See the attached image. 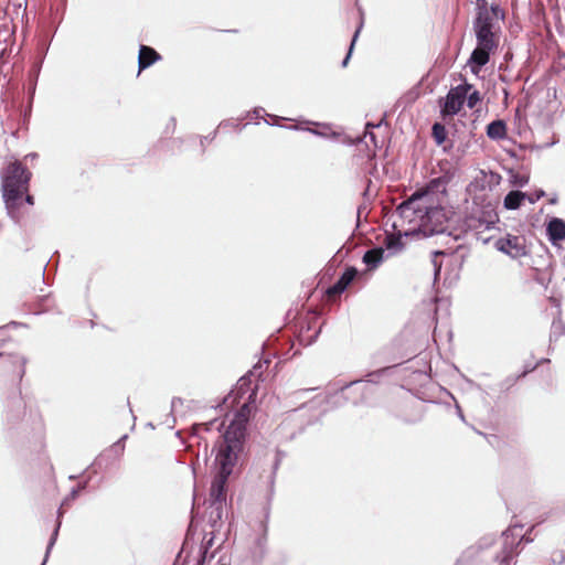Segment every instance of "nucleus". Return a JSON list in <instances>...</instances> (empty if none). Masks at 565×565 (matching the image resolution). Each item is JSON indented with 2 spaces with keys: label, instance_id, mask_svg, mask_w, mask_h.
I'll use <instances>...</instances> for the list:
<instances>
[{
  "label": "nucleus",
  "instance_id": "nucleus-1",
  "mask_svg": "<svg viewBox=\"0 0 565 565\" xmlns=\"http://www.w3.org/2000/svg\"><path fill=\"white\" fill-rule=\"evenodd\" d=\"M32 173L21 162L14 161L8 166L7 175L2 182V196L7 207H19L21 198L29 190Z\"/></svg>",
  "mask_w": 565,
  "mask_h": 565
},
{
  "label": "nucleus",
  "instance_id": "nucleus-2",
  "mask_svg": "<svg viewBox=\"0 0 565 565\" xmlns=\"http://www.w3.org/2000/svg\"><path fill=\"white\" fill-rule=\"evenodd\" d=\"M429 211L433 215L439 213L435 210L434 194L429 188L416 190L396 207V212L401 217L408 222L417 218L419 224H422V221Z\"/></svg>",
  "mask_w": 565,
  "mask_h": 565
},
{
  "label": "nucleus",
  "instance_id": "nucleus-3",
  "mask_svg": "<svg viewBox=\"0 0 565 565\" xmlns=\"http://www.w3.org/2000/svg\"><path fill=\"white\" fill-rule=\"evenodd\" d=\"M217 470L210 489V503L220 505L226 503L227 481L233 472L234 463H231L228 455L222 460H216Z\"/></svg>",
  "mask_w": 565,
  "mask_h": 565
},
{
  "label": "nucleus",
  "instance_id": "nucleus-4",
  "mask_svg": "<svg viewBox=\"0 0 565 565\" xmlns=\"http://www.w3.org/2000/svg\"><path fill=\"white\" fill-rule=\"evenodd\" d=\"M245 436V428L241 423L232 422L223 435V443L220 446L216 455V460H222L228 455L231 463L236 462L237 451L242 447V441Z\"/></svg>",
  "mask_w": 565,
  "mask_h": 565
},
{
  "label": "nucleus",
  "instance_id": "nucleus-5",
  "mask_svg": "<svg viewBox=\"0 0 565 565\" xmlns=\"http://www.w3.org/2000/svg\"><path fill=\"white\" fill-rule=\"evenodd\" d=\"M471 88L472 85L467 82L450 88L447 95L439 99L440 115L444 118L457 115L461 110L467 93Z\"/></svg>",
  "mask_w": 565,
  "mask_h": 565
},
{
  "label": "nucleus",
  "instance_id": "nucleus-6",
  "mask_svg": "<svg viewBox=\"0 0 565 565\" xmlns=\"http://www.w3.org/2000/svg\"><path fill=\"white\" fill-rule=\"evenodd\" d=\"M501 551L490 555L491 559L498 562V565H512L514 556L518 554L516 548L522 540L520 533L514 534L513 530L502 533Z\"/></svg>",
  "mask_w": 565,
  "mask_h": 565
},
{
  "label": "nucleus",
  "instance_id": "nucleus-7",
  "mask_svg": "<svg viewBox=\"0 0 565 565\" xmlns=\"http://www.w3.org/2000/svg\"><path fill=\"white\" fill-rule=\"evenodd\" d=\"M494 247L512 259L521 258L527 254L523 236L507 234L495 241Z\"/></svg>",
  "mask_w": 565,
  "mask_h": 565
},
{
  "label": "nucleus",
  "instance_id": "nucleus-8",
  "mask_svg": "<svg viewBox=\"0 0 565 565\" xmlns=\"http://www.w3.org/2000/svg\"><path fill=\"white\" fill-rule=\"evenodd\" d=\"M386 371V369H381L379 371L372 372L367 374V380H356L348 385L343 386L341 388V393L344 395L345 398H349L348 393L350 392H360L361 397L360 398H353L352 403L354 405H358L360 403H363L367 395L372 393V383H375L376 380Z\"/></svg>",
  "mask_w": 565,
  "mask_h": 565
},
{
  "label": "nucleus",
  "instance_id": "nucleus-9",
  "mask_svg": "<svg viewBox=\"0 0 565 565\" xmlns=\"http://www.w3.org/2000/svg\"><path fill=\"white\" fill-rule=\"evenodd\" d=\"M87 483H88V481H84V482L79 483L77 487L73 488L71 490V492L64 498L60 509L57 510V522H56L55 529H54V531H53V533H52V535H51V537L49 540V543H47V546H46V551H45V556H44V559H43L41 565H45V563H46V561L49 558V555L51 553V550L53 548V546H54V544H55V542L57 540L58 531H60V527H61V524H62L61 519L63 516L62 508L64 505H68L71 501H74L78 497L79 492L83 491L84 489H86Z\"/></svg>",
  "mask_w": 565,
  "mask_h": 565
},
{
  "label": "nucleus",
  "instance_id": "nucleus-10",
  "mask_svg": "<svg viewBox=\"0 0 565 565\" xmlns=\"http://www.w3.org/2000/svg\"><path fill=\"white\" fill-rule=\"evenodd\" d=\"M435 210H437L439 213L434 214L427 213L424 220L422 221V224H419V231L424 234V236H433L436 234H440L445 232L444 226V220H445V212L441 207L435 205Z\"/></svg>",
  "mask_w": 565,
  "mask_h": 565
},
{
  "label": "nucleus",
  "instance_id": "nucleus-11",
  "mask_svg": "<svg viewBox=\"0 0 565 565\" xmlns=\"http://www.w3.org/2000/svg\"><path fill=\"white\" fill-rule=\"evenodd\" d=\"M358 275L359 270L355 267H348L339 277V279L328 288V296L335 297L343 294L347 290V288L352 284V281L358 277Z\"/></svg>",
  "mask_w": 565,
  "mask_h": 565
},
{
  "label": "nucleus",
  "instance_id": "nucleus-12",
  "mask_svg": "<svg viewBox=\"0 0 565 565\" xmlns=\"http://www.w3.org/2000/svg\"><path fill=\"white\" fill-rule=\"evenodd\" d=\"M546 235L552 245L565 239V221L552 217L546 224Z\"/></svg>",
  "mask_w": 565,
  "mask_h": 565
},
{
  "label": "nucleus",
  "instance_id": "nucleus-13",
  "mask_svg": "<svg viewBox=\"0 0 565 565\" xmlns=\"http://www.w3.org/2000/svg\"><path fill=\"white\" fill-rule=\"evenodd\" d=\"M492 52L493 51H487L486 49L476 46V49L472 51L468 60L470 71L475 75H478L481 68L489 63L490 55Z\"/></svg>",
  "mask_w": 565,
  "mask_h": 565
},
{
  "label": "nucleus",
  "instance_id": "nucleus-14",
  "mask_svg": "<svg viewBox=\"0 0 565 565\" xmlns=\"http://www.w3.org/2000/svg\"><path fill=\"white\" fill-rule=\"evenodd\" d=\"M159 60H161V55L154 49L141 44L138 54V74L150 67Z\"/></svg>",
  "mask_w": 565,
  "mask_h": 565
},
{
  "label": "nucleus",
  "instance_id": "nucleus-15",
  "mask_svg": "<svg viewBox=\"0 0 565 565\" xmlns=\"http://www.w3.org/2000/svg\"><path fill=\"white\" fill-rule=\"evenodd\" d=\"M475 34L478 47L486 49L487 51H494L498 47L492 30H475Z\"/></svg>",
  "mask_w": 565,
  "mask_h": 565
},
{
  "label": "nucleus",
  "instance_id": "nucleus-16",
  "mask_svg": "<svg viewBox=\"0 0 565 565\" xmlns=\"http://www.w3.org/2000/svg\"><path fill=\"white\" fill-rule=\"evenodd\" d=\"M487 136L491 140H502L507 137V124L502 119L492 120L487 125Z\"/></svg>",
  "mask_w": 565,
  "mask_h": 565
},
{
  "label": "nucleus",
  "instance_id": "nucleus-17",
  "mask_svg": "<svg viewBox=\"0 0 565 565\" xmlns=\"http://www.w3.org/2000/svg\"><path fill=\"white\" fill-rule=\"evenodd\" d=\"M384 259V249L382 247H374L371 249H367L362 260L363 263L370 268L374 269L376 268Z\"/></svg>",
  "mask_w": 565,
  "mask_h": 565
},
{
  "label": "nucleus",
  "instance_id": "nucleus-18",
  "mask_svg": "<svg viewBox=\"0 0 565 565\" xmlns=\"http://www.w3.org/2000/svg\"><path fill=\"white\" fill-rule=\"evenodd\" d=\"M7 326L0 327V358L7 356L12 363H20V366L25 362V359L17 355L8 353L4 349L9 344L8 342V335H7Z\"/></svg>",
  "mask_w": 565,
  "mask_h": 565
},
{
  "label": "nucleus",
  "instance_id": "nucleus-19",
  "mask_svg": "<svg viewBox=\"0 0 565 565\" xmlns=\"http://www.w3.org/2000/svg\"><path fill=\"white\" fill-rule=\"evenodd\" d=\"M526 198V193L513 190L504 196L503 205L507 210H518Z\"/></svg>",
  "mask_w": 565,
  "mask_h": 565
},
{
  "label": "nucleus",
  "instance_id": "nucleus-20",
  "mask_svg": "<svg viewBox=\"0 0 565 565\" xmlns=\"http://www.w3.org/2000/svg\"><path fill=\"white\" fill-rule=\"evenodd\" d=\"M478 550H480V546L468 548L455 565H479V563L484 562L488 558L486 555L473 558ZM489 558L491 557L489 556Z\"/></svg>",
  "mask_w": 565,
  "mask_h": 565
},
{
  "label": "nucleus",
  "instance_id": "nucleus-21",
  "mask_svg": "<svg viewBox=\"0 0 565 565\" xmlns=\"http://www.w3.org/2000/svg\"><path fill=\"white\" fill-rule=\"evenodd\" d=\"M494 20L491 12H477L473 20V30H492Z\"/></svg>",
  "mask_w": 565,
  "mask_h": 565
},
{
  "label": "nucleus",
  "instance_id": "nucleus-22",
  "mask_svg": "<svg viewBox=\"0 0 565 565\" xmlns=\"http://www.w3.org/2000/svg\"><path fill=\"white\" fill-rule=\"evenodd\" d=\"M0 361H1L0 366L2 367L3 372L17 373L20 379L23 376L25 362L22 364V366H20L19 362L12 363L7 356L0 358Z\"/></svg>",
  "mask_w": 565,
  "mask_h": 565
},
{
  "label": "nucleus",
  "instance_id": "nucleus-23",
  "mask_svg": "<svg viewBox=\"0 0 565 565\" xmlns=\"http://www.w3.org/2000/svg\"><path fill=\"white\" fill-rule=\"evenodd\" d=\"M223 509L224 504L214 505L210 503L209 524L211 527L215 529L220 524L223 516Z\"/></svg>",
  "mask_w": 565,
  "mask_h": 565
},
{
  "label": "nucleus",
  "instance_id": "nucleus-24",
  "mask_svg": "<svg viewBox=\"0 0 565 565\" xmlns=\"http://www.w3.org/2000/svg\"><path fill=\"white\" fill-rule=\"evenodd\" d=\"M433 137L438 146L443 145L447 139L446 127L440 122H435L431 127Z\"/></svg>",
  "mask_w": 565,
  "mask_h": 565
},
{
  "label": "nucleus",
  "instance_id": "nucleus-25",
  "mask_svg": "<svg viewBox=\"0 0 565 565\" xmlns=\"http://www.w3.org/2000/svg\"><path fill=\"white\" fill-rule=\"evenodd\" d=\"M384 245L386 247V249L388 250H392V252H398L403 248L404 244H403V239H402V236L401 235H390L385 238V242H384Z\"/></svg>",
  "mask_w": 565,
  "mask_h": 565
},
{
  "label": "nucleus",
  "instance_id": "nucleus-26",
  "mask_svg": "<svg viewBox=\"0 0 565 565\" xmlns=\"http://www.w3.org/2000/svg\"><path fill=\"white\" fill-rule=\"evenodd\" d=\"M565 334V324L561 321H553L551 333H550V341H557L559 337Z\"/></svg>",
  "mask_w": 565,
  "mask_h": 565
},
{
  "label": "nucleus",
  "instance_id": "nucleus-27",
  "mask_svg": "<svg viewBox=\"0 0 565 565\" xmlns=\"http://www.w3.org/2000/svg\"><path fill=\"white\" fill-rule=\"evenodd\" d=\"M433 258H431V265L434 267V278L435 281L438 279L440 270H441V263L438 262V257L444 255V252L441 250H435L433 252Z\"/></svg>",
  "mask_w": 565,
  "mask_h": 565
},
{
  "label": "nucleus",
  "instance_id": "nucleus-28",
  "mask_svg": "<svg viewBox=\"0 0 565 565\" xmlns=\"http://www.w3.org/2000/svg\"><path fill=\"white\" fill-rule=\"evenodd\" d=\"M529 373V370H525L523 371L520 375L518 376H508L505 380H503L500 384L501 388L502 390H509L511 388L519 379L525 376L526 374Z\"/></svg>",
  "mask_w": 565,
  "mask_h": 565
},
{
  "label": "nucleus",
  "instance_id": "nucleus-29",
  "mask_svg": "<svg viewBox=\"0 0 565 565\" xmlns=\"http://www.w3.org/2000/svg\"><path fill=\"white\" fill-rule=\"evenodd\" d=\"M361 28H362V23L360 24V26L355 30V32H354V34H353V38H352L351 43H350V46H349V51H348V53H347L345 57H344V58H343V61H342V66H343V67H345V66L348 65V63H349V61H350V58H351V54H352V52H353V47H354V45H355V42H356V39H358V36H359V33H360Z\"/></svg>",
  "mask_w": 565,
  "mask_h": 565
},
{
  "label": "nucleus",
  "instance_id": "nucleus-30",
  "mask_svg": "<svg viewBox=\"0 0 565 565\" xmlns=\"http://www.w3.org/2000/svg\"><path fill=\"white\" fill-rule=\"evenodd\" d=\"M481 100V95L478 90H472L471 93H467L466 100L467 106L472 109L477 106V104Z\"/></svg>",
  "mask_w": 565,
  "mask_h": 565
},
{
  "label": "nucleus",
  "instance_id": "nucleus-31",
  "mask_svg": "<svg viewBox=\"0 0 565 565\" xmlns=\"http://www.w3.org/2000/svg\"><path fill=\"white\" fill-rule=\"evenodd\" d=\"M213 540H214L213 535L210 539L205 540L203 547L201 548V555H200V558L198 559L196 565L204 564L209 548L213 545Z\"/></svg>",
  "mask_w": 565,
  "mask_h": 565
},
{
  "label": "nucleus",
  "instance_id": "nucleus-32",
  "mask_svg": "<svg viewBox=\"0 0 565 565\" xmlns=\"http://www.w3.org/2000/svg\"><path fill=\"white\" fill-rule=\"evenodd\" d=\"M511 182H512L513 185L522 188V186L527 184L529 177L527 175H522V174H513Z\"/></svg>",
  "mask_w": 565,
  "mask_h": 565
},
{
  "label": "nucleus",
  "instance_id": "nucleus-33",
  "mask_svg": "<svg viewBox=\"0 0 565 565\" xmlns=\"http://www.w3.org/2000/svg\"><path fill=\"white\" fill-rule=\"evenodd\" d=\"M477 2V12H490L489 10V3L487 0H476Z\"/></svg>",
  "mask_w": 565,
  "mask_h": 565
},
{
  "label": "nucleus",
  "instance_id": "nucleus-34",
  "mask_svg": "<svg viewBox=\"0 0 565 565\" xmlns=\"http://www.w3.org/2000/svg\"><path fill=\"white\" fill-rule=\"evenodd\" d=\"M544 195H545V192L541 189V190L535 191V193L533 195L527 194L526 200H529L530 203H535L536 201L542 199Z\"/></svg>",
  "mask_w": 565,
  "mask_h": 565
},
{
  "label": "nucleus",
  "instance_id": "nucleus-35",
  "mask_svg": "<svg viewBox=\"0 0 565 565\" xmlns=\"http://www.w3.org/2000/svg\"><path fill=\"white\" fill-rule=\"evenodd\" d=\"M489 10H490L493 19L498 18L499 14H501L502 18L504 17V13L501 11L500 7L497 3H492L489 7Z\"/></svg>",
  "mask_w": 565,
  "mask_h": 565
},
{
  "label": "nucleus",
  "instance_id": "nucleus-36",
  "mask_svg": "<svg viewBox=\"0 0 565 565\" xmlns=\"http://www.w3.org/2000/svg\"><path fill=\"white\" fill-rule=\"evenodd\" d=\"M183 401L180 397H173L171 401V412L174 413L178 405H182Z\"/></svg>",
  "mask_w": 565,
  "mask_h": 565
},
{
  "label": "nucleus",
  "instance_id": "nucleus-37",
  "mask_svg": "<svg viewBox=\"0 0 565 565\" xmlns=\"http://www.w3.org/2000/svg\"><path fill=\"white\" fill-rule=\"evenodd\" d=\"M249 376H252V375H250V373H249L248 375L243 376V377H241V379H239V381H238V383H239V390H243L245 386H247V385H248V383H249Z\"/></svg>",
  "mask_w": 565,
  "mask_h": 565
},
{
  "label": "nucleus",
  "instance_id": "nucleus-38",
  "mask_svg": "<svg viewBox=\"0 0 565 565\" xmlns=\"http://www.w3.org/2000/svg\"><path fill=\"white\" fill-rule=\"evenodd\" d=\"M265 113V109L262 108V107H256L254 110H253V114L255 116V118H259L262 117V114Z\"/></svg>",
  "mask_w": 565,
  "mask_h": 565
},
{
  "label": "nucleus",
  "instance_id": "nucleus-39",
  "mask_svg": "<svg viewBox=\"0 0 565 565\" xmlns=\"http://www.w3.org/2000/svg\"><path fill=\"white\" fill-rule=\"evenodd\" d=\"M25 194V198H24V201L29 204V205H33L34 204V196L29 194L28 192L24 193Z\"/></svg>",
  "mask_w": 565,
  "mask_h": 565
},
{
  "label": "nucleus",
  "instance_id": "nucleus-40",
  "mask_svg": "<svg viewBox=\"0 0 565 565\" xmlns=\"http://www.w3.org/2000/svg\"><path fill=\"white\" fill-rule=\"evenodd\" d=\"M124 448H125V446H124V444H120V440H118L117 443H115V444L113 445V449H114L115 451H119V450H120V451H122V450H124Z\"/></svg>",
  "mask_w": 565,
  "mask_h": 565
},
{
  "label": "nucleus",
  "instance_id": "nucleus-41",
  "mask_svg": "<svg viewBox=\"0 0 565 565\" xmlns=\"http://www.w3.org/2000/svg\"><path fill=\"white\" fill-rule=\"evenodd\" d=\"M457 411H458V416H459L462 420H465L463 414H462V412H461V409H460V407H459L458 405H457Z\"/></svg>",
  "mask_w": 565,
  "mask_h": 565
},
{
  "label": "nucleus",
  "instance_id": "nucleus-42",
  "mask_svg": "<svg viewBox=\"0 0 565 565\" xmlns=\"http://www.w3.org/2000/svg\"><path fill=\"white\" fill-rule=\"evenodd\" d=\"M257 369H262V365H255L254 371H250V375H254V373L257 371Z\"/></svg>",
  "mask_w": 565,
  "mask_h": 565
},
{
  "label": "nucleus",
  "instance_id": "nucleus-43",
  "mask_svg": "<svg viewBox=\"0 0 565 565\" xmlns=\"http://www.w3.org/2000/svg\"><path fill=\"white\" fill-rule=\"evenodd\" d=\"M127 439V435H124L119 440H120V444H124L125 440Z\"/></svg>",
  "mask_w": 565,
  "mask_h": 565
},
{
  "label": "nucleus",
  "instance_id": "nucleus-44",
  "mask_svg": "<svg viewBox=\"0 0 565 565\" xmlns=\"http://www.w3.org/2000/svg\"><path fill=\"white\" fill-rule=\"evenodd\" d=\"M556 201H557V199H556V198H554V199H551V200H550V202H551L552 204L556 203Z\"/></svg>",
  "mask_w": 565,
  "mask_h": 565
},
{
  "label": "nucleus",
  "instance_id": "nucleus-45",
  "mask_svg": "<svg viewBox=\"0 0 565 565\" xmlns=\"http://www.w3.org/2000/svg\"><path fill=\"white\" fill-rule=\"evenodd\" d=\"M215 136H216V130L212 134V136H211V138H210V139H211V140H212V139H214V137H215Z\"/></svg>",
  "mask_w": 565,
  "mask_h": 565
},
{
  "label": "nucleus",
  "instance_id": "nucleus-46",
  "mask_svg": "<svg viewBox=\"0 0 565 565\" xmlns=\"http://www.w3.org/2000/svg\"><path fill=\"white\" fill-rule=\"evenodd\" d=\"M312 134L315 135H320V132H318L317 130H310Z\"/></svg>",
  "mask_w": 565,
  "mask_h": 565
},
{
  "label": "nucleus",
  "instance_id": "nucleus-47",
  "mask_svg": "<svg viewBox=\"0 0 565 565\" xmlns=\"http://www.w3.org/2000/svg\"><path fill=\"white\" fill-rule=\"evenodd\" d=\"M209 425H213V422H210L209 424H206V429H209Z\"/></svg>",
  "mask_w": 565,
  "mask_h": 565
}]
</instances>
